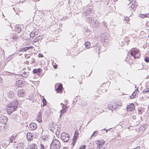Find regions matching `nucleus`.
I'll return each mask as SVG.
<instances>
[{
    "instance_id": "f257e3e1",
    "label": "nucleus",
    "mask_w": 149,
    "mask_h": 149,
    "mask_svg": "<svg viewBox=\"0 0 149 149\" xmlns=\"http://www.w3.org/2000/svg\"><path fill=\"white\" fill-rule=\"evenodd\" d=\"M61 146L59 141L56 139L53 140L50 146V149H59Z\"/></svg>"
},
{
    "instance_id": "f03ea898",
    "label": "nucleus",
    "mask_w": 149,
    "mask_h": 149,
    "mask_svg": "<svg viewBox=\"0 0 149 149\" xmlns=\"http://www.w3.org/2000/svg\"><path fill=\"white\" fill-rule=\"evenodd\" d=\"M130 54L134 59L139 58L140 56L139 51L136 48H132L130 50Z\"/></svg>"
},
{
    "instance_id": "7ed1b4c3",
    "label": "nucleus",
    "mask_w": 149,
    "mask_h": 149,
    "mask_svg": "<svg viewBox=\"0 0 149 149\" xmlns=\"http://www.w3.org/2000/svg\"><path fill=\"white\" fill-rule=\"evenodd\" d=\"M61 139L65 142H67L69 140L70 135L66 133H63L61 134Z\"/></svg>"
},
{
    "instance_id": "20e7f679",
    "label": "nucleus",
    "mask_w": 149,
    "mask_h": 149,
    "mask_svg": "<svg viewBox=\"0 0 149 149\" xmlns=\"http://www.w3.org/2000/svg\"><path fill=\"white\" fill-rule=\"evenodd\" d=\"M8 120V118L5 116H1L0 117V123L3 124H6Z\"/></svg>"
},
{
    "instance_id": "39448f33",
    "label": "nucleus",
    "mask_w": 149,
    "mask_h": 149,
    "mask_svg": "<svg viewBox=\"0 0 149 149\" xmlns=\"http://www.w3.org/2000/svg\"><path fill=\"white\" fill-rule=\"evenodd\" d=\"M108 107L109 108V109L111 110H112V109L115 110L116 109V108H117L116 103L114 102H111L109 104Z\"/></svg>"
},
{
    "instance_id": "423d86ee",
    "label": "nucleus",
    "mask_w": 149,
    "mask_h": 149,
    "mask_svg": "<svg viewBox=\"0 0 149 149\" xmlns=\"http://www.w3.org/2000/svg\"><path fill=\"white\" fill-rule=\"evenodd\" d=\"M37 124L35 123H31L29 125V128L30 130H34L37 127Z\"/></svg>"
},
{
    "instance_id": "0eeeda50",
    "label": "nucleus",
    "mask_w": 149,
    "mask_h": 149,
    "mask_svg": "<svg viewBox=\"0 0 149 149\" xmlns=\"http://www.w3.org/2000/svg\"><path fill=\"white\" fill-rule=\"evenodd\" d=\"M135 108V106L133 103L131 104L130 105H127L126 107V109L127 111H132L134 110Z\"/></svg>"
},
{
    "instance_id": "6e6552de",
    "label": "nucleus",
    "mask_w": 149,
    "mask_h": 149,
    "mask_svg": "<svg viewBox=\"0 0 149 149\" xmlns=\"http://www.w3.org/2000/svg\"><path fill=\"white\" fill-rule=\"evenodd\" d=\"M17 108V107H12V106H10L8 105L7 109L9 113H10L15 110Z\"/></svg>"
},
{
    "instance_id": "1a4fd4ad",
    "label": "nucleus",
    "mask_w": 149,
    "mask_h": 149,
    "mask_svg": "<svg viewBox=\"0 0 149 149\" xmlns=\"http://www.w3.org/2000/svg\"><path fill=\"white\" fill-rule=\"evenodd\" d=\"M25 91L24 89H20L18 91L17 95L20 97H23L25 95Z\"/></svg>"
},
{
    "instance_id": "9d476101",
    "label": "nucleus",
    "mask_w": 149,
    "mask_h": 149,
    "mask_svg": "<svg viewBox=\"0 0 149 149\" xmlns=\"http://www.w3.org/2000/svg\"><path fill=\"white\" fill-rule=\"evenodd\" d=\"M33 46L25 47L24 48L20 49L19 50V51L20 52H24L30 49H33Z\"/></svg>"
},
{
    "instance_id": "9b49d317",
    "label": "nucleus",
    "mask_w": 149,
    "mask_h": 149,
    "mask_svg": "<svg viewBox=\"0 0 149 149\" xmlns=\"http://www.w3.org/2000/svg\"><path fill=\"white\" fill-rule=\"evenodd\" d=\"M8 98H13L15 97V94L13 91H10L8 93Z\"/></svg>"
},
{
    "instance_id": "f8f14e48",
    "label": "nucleus",
    "mask_w": 149,
    "mask_h": 149,
    "mask_svg": "<svg viewBox=\"0 0 149 149\" xmlns=\"http://www.w3.org/2000/svg\"><path fill=\"white\" fill-rule=\"evenodd\" d=\"M42 70L40 68L37 69H34L33 70V74H36L38 75H39Z\"/></svg>"
},
{
    "instance_id": "ddd939ff",
    "label": "nucleus",
    "mask_w": 149,
    "mask_h": 149,
    "mask_svg": "<svg viewBox=\"0 0 149 149\" xmlns=\"http://www.w3.org/2000/svg\"><path fill=\"white\" fill-rule=\"evenodd\" d=\"M18 102L17 100H15L13 102H12L8 104L9 106H12V107H17L18 105Z\"/></svg>"
},
{
    "instance_id": "4468645a",
    "label": "nucleus",
    "mask_w": 149,
    "mask_h": 149,
    "mask_svg": "<svg viewBox=\"0 0 149 149\" xmlns=\"http://www.w3.org/2000/svg\"><path fill=\"white\" fill-rule=\"evenodd\" d=\"M62 85L60 84L58 86L56 89V91L58 92L61 93L62 92Z\"/></svg>"
},
{
    "instance_id": "2eb2a0df",
    "label": "nucleus",
    "mask_w": 149,
    "mask_h": 149,
    "mask_svg": "<svg viewBox=\"0 0 149 149\" xmlns=\"http://www.w3.org/2000/svg\"><path fill=\"white\" fill-rule=\"evenodd\" d=\"M138 92H139V91L138 90V88H137V89H136L135 90L133 94H132V95L130 96V98L131 99L134 98V97H135L136 95V93Z\"/></svg>"
},
{
    "instance_id": "dca6fc26",
    "label": "nucleus",
    "mask_w": 149,
    "mask_h": 149,
    "mask_svg": "<svg viewBox=\"0 0 149 149\" xmlns=\"http://www.w3.org/2000/svg\"><path fill=\"white\" fill-rule=\"evenodd\" d=\"M42 118L41 112H39L38 113L37 116V118L38 119V121L39 123H40L42 122Z\"/></svg>"
},
{
    "instance_id": "f3484780",
    "label": "nucleus",
    "mask_w": 149,
    "mask_h": 149,
    "mask_svg": "<svg viewBox=\"0 0 149 149\" xmlns=\"http://www.w3.org/2000/svg\"><path fill=\"white\" fill-rule=\"evenodd\" d=\"M92 12V10L91 9L88 8L85 12L83 13V15L84 16H88Z\"/></svg>"
},
{
    "instance_id": "a211bd4d",
    "label": "nucleus",
    "mask_w": 149,
    "mask_h": 149,
    "mask_svg": "<svg viewBox=\"0 0 149 149\" xmlns=\"http://www.w3.org/2000/svg\"><path fill=\"white\" fill-rule=\"evenodd\" d=\"M79 133L77 131H75V133L74 134V136L72 140H74V141H76L77 140V137L78 136Z\"/></svg>"
},
{
    "instance_id": "6ab92c4d",
    "label": "nucleus",
    "mask_w": 149,
    "mask_h": 149,
    "mask_svg": "<svg viewBox=\"0 0 149 149\" xmlns=\"http://www.w3.org/2000/svg\"><path fill=\"white\" fill-rule=\"evenodd\" d=\"M16 84L19 87H22L23 86V83L21 80H18L16 81Z\"/></svg>"
},
{
    "instance_id": "aec40b11",
    "label": "nucleus",
    "mask_w": 149,
    "mask_h": 149,
    "mask_svg": "<svg viewBox=\"0 0 149 149\" xmlns=\"http://www.w3.org/2000/svg\"><path fill=\"white\" fill-rule=\"evenodd\" d=\"M6 64L4 62L2 61L0 62V70H2L4 68Z\"/></svg>"
},
{
    "instance_id": "412c9836",
    "label": "nucleus",
    "mask_w": 149,
    "mask_h": 149,
    "mask_svg": "<svg viewBox=\"0 0 149 149\" xmlns=\"http://www.w3.org/2000/svg\"><path fill=\"white\" fill-rule=\"evenodd\" d=\"M86 20L87 21L91 24V22L93 21L94 18L92 17H86Z\"/></svg>"
},
{
    "instance_id": "4be33fe9",
    "label": "nucleus",
    "mask_w": 149,
    "mask_h": 149,
    "mask_svg": "<svg viewBox=\"0 0 149 149\" xmlns=\"http://www.w3.org/2000/svg\"><path fill=\"white\" fill-rule=\"evenodd\" d=\"M139 16L142 18H144L146 17H149V14L148 13L141 14Z\"/></svg>"
},
{
    "instance_id": "5701e85b",
    "label": "nucleus",
    "mask_w": 149,
    "mask_h": 149,
    "mask_svg": "<svg viewBox=\"0 0 149 149\" xmlns=\"http://www.w3.org/2000/svg\"><path fill=\"white\" fill-rule=\"evenodd\" d=\"M29 148L30 149H37V146L35 144L32 143L30 146Z\"/></svg>"
},
{
    "instance_id": "b1692460",
    "label": "nucleus",
    "mask_w": 149,
    "mask_h": 149,
    "mask_svg": "<svg viewBox=\"0 0 149 149\" xmlns=\"http://www.w3.org/2000/svg\"><path fill=\"white\" fill-rule=\"evenodd\" d=\"M15 31L18 33L21 32L22 31V29L19 27V26H17L15 28Z\"/></svg>"
},
{
    "instance_id": "393cba45",
    "label": "nucleus",
    "mask_w": 149,
    "mask_h": 149,
    "mask_svg": "<svg viewBox=\"0 0 149 149\" xmlns=\"http://www.w3.org/2000/svg\"><path fill=\"white\" fill-rule=\"evenodd\" d=\"M91 25H92L94 26H97L98 25V22L97 21H94V20L93 21L91 22Z\"/></svg>"
},
{
    "instance_id": "a878e982",
    "label": "nucleus",
    "mask_w": 149,
    "mask_h": 149,
    "mask_svg": "<svg viewBox=\"0 0 149 149\" xmlns=\"http://www.w3.org/2000/svg\"><path fill=\"white\" fill-rule=\"evenodd\" d=\"M97 143H96L98 146H99V148L102 147L103 146V145L104 144V142H101L100 141H97Z\"/></svg>"
},
{
    "instance_id": "bb28decb",
    "label": "nucleus",
    "mask_w": 149,
    "mask_h": 149,
    "mask_svg": "<svg viewBox=\"0 0 149 149\" xmlns=\"http://www.w3.org/2000/svg\"><path fill=\"white\" fill-rule=\"evenodd\" d=\"M116 103V105L117 106V108L118 107L121 106L122 104L121 101L120 100H118Z\"/></svg>"
},
{
    "instance_id": "cd10ccee",
    "label": "nucleus",
    "mask_w": 149,
    "mask_h": 149,
    "mask_svg": "<svg viewBox=\"0 0 149 149\" xmlns=\"http://www.w3.org/2000/svg\"><path fill=\"white\" fill-rule=\"evenodd\" d=\"M29 72H25V73H24L23 74H22V76L23 77L26 78L29 75Z\"/></svg>"
},
{
    "instance_id": "c85d7f7f",
    "label": "nucleus",
    "mask_w": 149,
    "mask_h": 149,
    "mask_svg": "<svg viewBox=\"0 0 149 149\" xmlns=\"http://www.w3.org/2000/svg\"><path fill=\"white\" fill-rule=\"evenodd\" d=\"M142 93L143 94L147 93L149 94V88H145L143 91Z\"/></svg>"
},
{
    "instance_id": "c756f323",
    "label": "nucleus",
    "mask_w": 149,
    "mask_h": 149,
    "mask_svg": "<svg viewBox=\"0 0 149 149\" xmlns=\"http://www.w3.org/2000/svg\"><path fill=\"white\" fill-rule=\"evenodd\" d=\"M85 44L86 48L88 49L90 47L91 45L90 42H85Z\"/></svg>"
},
{
    "instance_id": "7c9ffc66",
    "label": "nucleus",
    "mask_w": 149,
    "mask_h": 149,
    "mask_svg": "<svg viewBox=\"0 0 149 149\" xmlns=\"http://www.w3.org/2000/svg\"><path fill=\"white\" fill-rule=\"evenodd\" d=\"M136 5L134 4H133V2L132 3V6H131V9L130 10H135L136 8Z\"/></svg>"
},
{
    "instance_id": "2f4dec72",
    "label": "nucleus",
    "mask_w": 149,
    "mask_h": 149,
    "mask_svg": "<svg viewBox=\"0 0 149 149\" xmlns=\"http://www.w3.org/2000/svg\"><path fill=\"white\" fill-rule=\"evenodd\" d=\"M61 104L63 105V106H62L63 109L60 112H61V113L63 114L66 112V111L63 108V104L62 103H61Z\"/></svg>"
},
{
    "instance_id": "473e14b6",
    "label": "nucleus",
    "mask_w": 149,
    "mask_h": 149,
    "mask_svg": "<svg viewBox=\"0 0 149 149\" xmlns=\"http://www.w3.org/2000/svg\"><path fill=\"white\" fill-rule=\"evenodd\" d=\"M15 139L14 137L12 136L10 138V143H13L14 139Z\"/></svg>"
},
{
    "instance_id": "72a5a7b5",
    "label": "nucleus",
    "mask_w": 149,
    "mask_h": 149,
    "mask_svg": "<svg viewBox=\"0 0 149 149\" xmlns=\"http://www.w3.org/2000/svg\"><path fill=\"white\" fill-rule=\"evenodd\" d=\"M35 33L33 32H32L30 33V36L31 37H33L35 36Z\"/></svg>"
},
{
    "instance_id": "f704fd0d",
    "label": "nucleus",
    "mask_w": 149,
    "mask_h": 149,
    "mask_svg": "<svg viewBox=\"0 0 149 149\" xmlns=\"http://www.w3.org/2000/svg\"><path fill=\"white\" fill-rule=\"evenodd\" d=\"M97 131H95L94 132L92 135H91V137L90 138V139L91 138V137H92L93 136H95L97 134Z\"/></svg>"
},
{
    "instance_id": "c9c22d12",
    "label": "nucleus",
    "mask_w": 149,
    "mask_h": 149,
    "mask_svg": "<svg viewBox=\"0 0 149 149\" xmlns=\"http://www.w3.org/2000/svg\"><path fill=\"white\" fill-rule=\"evenodd\" d=\"M145 61L146 62H149V58L148 57H146L144 58Z\"/></svg>"
},
{
    "instance_id": "e433bc0d",
    "label": "nucleus",
    "mask_w": 149,
    "mask_h": 149,
    "mask_svg": "<svg viewBox=\"0 0 149 149\" xmlns=\"http://www.w3.org/2000/svg\"><path fill=\"white\" fill-rule=\"evenodd\" d=\"M94 50L96 52H97L99 50V47L95 46L94 47Z\"/></svg>"
},
{
    "instance_id": "4c0bfd02",
    "label": "nucleus",
    "mask_w": 149,
    "mask_h": 149,
    "mask_svg": "<svg viewBox=\"0 0 149 149\" xmlns=\"http://www.w3.org/2000/svg\"><path fill=\"white\" fill-rule=\"evenodd\" d=\"M132 1H131L130 3L128 5V7H129L130 10L131 9V6H132Z\"/></svg>"
},
{
    "instance_id": "58836bf2",
    "label": "nucleus",
    "mask_w": 149,
    "mask_h": 149,
    "mask_svg": "<svg viewBox=\"0 0 149 149\" xmlns=\"http://www.w3.org/2000/svg\"><path fill=\"white\" fill-rule=\"evenodd\" d=\"M24 57L27 58H29L30 57V55L29 54H24Z\"/></svg>"
},
{
    "instance_id": "ea45409f",
    "label": "nucleus",
    "mask_w": 149,
    "mask_h": 149,
    "mask_svg": "<svg viewBox=\"0 0 149 149\" xmlns=\"http://www.w3.org/2000/svg\"><path fill=\"white\" fill-rule=\"evenodd\" d=\"M36 61L35 59L34 58H32L31 59V62L30 63L31 64L34 63H35Z\"/></svg>"
},
{
    "instance_id": "a19ab883",
    "label": "nucleus",
    "mask_w": 149,
    "mask_h": 149,
    "mask_svg": "<svg viewBox=\"0 0 149 149\" xmlns=\"http://www.w3.org/2000/svg\"><path fill=\"white\" fill-rule=\"evenodd\" d=\"M139 65L141 67L140 68H139V69H141L142 68H143V65L142 64H139Z\"/></svg>"
},
{
    "instance_id": "79ce46f5",
    "label": "nucleus",
    "mask_w": 149,
    "mask_h": 149,
    "mask_svg": "<svg viewBox=\"0 0 149 149\" xmlns=\"http://www.w3.org/2000/svg\"><path fill=\"white\" fill-rule=\"evenodd\" d=\"M86 146L84 145L83 146H81L79 148L80 149H85Z\"/></svg>"
},
{
    "instance_id": "37998d69",
    "label": "nucleus",
    "mask_w": 149,
    "mask_h": 149,
    "mask_svg": "<svg viewBox=\"0 0 149 149\" xmlns=\"http://www.w3.org/2000/svg\"><path fill=\"white\" fill-rule=\"evenodd\" d=\"M37 38H38V39L39 40H41L42 39V37L41 36H38Z\"/></svg>"
},
{
    "instance_id": "c03bdc74",
    "label": "nucleus",
    "mask_w": 149,
    "mask_h": 149,
    "mask_svg": "<svg viewBox=\"0 0 149 149\" xmlns=\"http://www.w3.org/2000/svg\"><path fill=\"white\" fill-rule=\"evenodd\" d=\"M39 40L38 39V38L37 37H36L34 40L33 41L34 42H37Z\"/></svg>"
},
{
    "instance_id": "a18cd8bd",
    "label": "nucleus",
    "mask_w": 149,
    "mask_h": 149,
    "mask_svg": "<svg viewBox=\"0 0 149 149\" xmlns=\"http://www.w3.org/2000/svg\"><path fill=\"white\" fill-rule=\"evenodd\" d=\"M111 129V128H109L108 130H106L105 129H102V130H101V131H106V132H105L106 133H107V132H108V131H109V130H110Z\"/></svg>"
},
{
    "instance_id": "49530a36",
    "label": "nucleus",
    "mask_w": 149,
    "mask_h": 149,
    "mask_svg": "<svg viewBox=\"0 0 149 149\" xmlns=\"http://www.w3.org/2000/svg\"><path fill=\"white\" fill-rule=\"evenodd\" d=\"M45 147H44L43 145L41 144L40 145V149H45Z\"/></svg>"
},
{
    "instance_id": "de8ad7c7",
    "label": "nucleus",
    "mask_w": 149,
    "mask_h": 149,
    "mask_svg": "<svg viewBox=\"0 0 149 149\" xmlns=\"http://www.w3.org/2000/svg\"><path fill=\"white\" fill-rule=\"evenodd\" d=\"M72 140L73 142L72 143H71V144H72L73 145H72V147H73V146L75 145V143L76 141H74L73 140Z\"/></svg>"
},
{
    "instance_id": "09e8293b",
    "label": "nucleus",
    "mask_w": 149,
    "mask_h": 149,
    "mask_svg": "<svg viewBox=\"0 0 149 149\" xmlns=\"http://www.w3.org/2000/svg\"><path fill=\"white\" fill-rule=\"evenodd\" d=\"M124 20L127 21H129L130 20V19L128 17H125Z\"/></svg>"
},
{
    "instance_id": "8fccbe9b",
    "label": "nucleus",
    "mask_w": 149,
    "mask_h": 149,
    "mask_svg": "<svg viewBox=\"0 0 149 149\" xmlns=\"http://www.w3.org/2000/svg\"><path fill=\"white\" fill-rule=\"evenodd\" d=\"M10 39H11V40H12V39H13L15 40H16L17 39V38L16 37H13L11 38Z\"/></svg>"
},
{
    "instance_id": "3c124183",
    "label": "nucleus",
    "mask_w": 149,
    "mask_h": 149,
    "mask_svg": "<svg viewBox=\"0 0 149 149\" xmlns=\"http://www.w3.org/2000/svg\"><path fill=\"white\" fill-rule=\"evenodd\" d=\"M38 56L39 57H43V55L40 53H39L38 55Z\"/></svg>"
},
{
    "instance_id": "603ef678",
    "label": "nucleus",
    "mask_w": 149,
    "mask_h": 149,
    "mask_svg": "<svg viewBox=\"0 0 149 149\" xmlns=\"http://www.w3.org/2000/svg\"><path fill=\"white\" fill-rule=\"evenodd\" d=\"M53 67L54 69H56L57 67V65H54Z\"/></svg>"
},
{
    "instance_id": "864d4df0",
    "label": "nucleus",
    "mask_w": 149,
    "mask_h": 149,
    "mask_svg": "<svg viewBox=\"0 0 149 149\" xmlns=\"http://www.w3.org/2000/svg\"><path fill=\"white\" fill-rule=\"evenodd\" d=\"M132 149H141V148L139 146H138L136 147V148H132Z\"/></svg>"
},
{
    "instance_id": "5fc2aeb1",
    "label": "nucleus",
    "mask_w": 149,
    "mask_h": 149,
    "mask_svg": "<svg viewBox=\"0 0 149 149\" xmlns=\"http://www.w3.org/2000/svg\"><path fill=\"white\" fill-rule=\"evenodd\" d=\"M23 144V143H19V144H18V146H22Z\"/></svg>"
},
{
    "instance_id": "6e6d98bb",
    "label": "nucleus",
    "mask_w": 149,
    "mask_h": 149,
    "mask_svg": "<svg viewBox=\"0 0 149 149\" xmlns=\"http://www.w3.org/2000/svg\"><path fill=\"white\" fill-rule=\"evenodd\" d=\"M43 102V106H44L45 105H46V102Z\"/></svg>"
},
{
    "instance_id": "4d7b16f0",
    "label": "nucleus",
    "mask_w": 149,
    "mask_h": 149,
    "mask_svg": "<svg viewBox=\"0 0 149 149\" xmlns=\"http://www.w3.org/2000/svg\"><path fill=\"white\" fill-rule=\"evenodd\" d=\"M139 121H136V125H139Z\"/></svg>"
},
{
    "instance_id": "13d9d810",
    "label": "nucleus",
    "mask_w": 149,
    "mask_h": 149,
    "mask_svg": "<svg viewBox=\"0 0 149 149\" xmlns=\"http://www.w3.org/2000/svg\"><path fill=\"white\" fill-rule=\"evenodd\" d=\"M42 102H46V100L45 99H43V101H42Z\"/></svg>"
},
{
    "instance_id": "bf43d9fd",
    "label": "nucleus",
    "mask_w": 149,
    "mask_h": 149,
    "mask_svg": "<svg viewBox=\"0 0 149 149\" xmlns=\"http://www.w3.org/2000/svg\"><path fill=\"white\" fill-rule=\"evenodd\" d=\"M102 134H104L105 133V132L104 131H102Z\"/></svg>"
},
{
    "instance_id": "052dcab7",
    "label": "nucleus",
    "mask_w": 149,
    "mask_h": 149,
    "mask_svg": "<svg viewBox=\"0 0 149 149\" xmlns=\"http://www.w3.org/2000/svg\"><path fill=\"white\" fill-rule=\"evenodd\" d=\"M63 149H68V148L67 147H64Z\"/></svg>"
},
{
    "instance_id": "680f3d73",
    "label": "nucleus",
    "mask_w": 149,
    "mask_h": 149,
    "mask_svg": "<svg viewBox=\"0 0 149 149\" xmlns=\"http://www.w3.org/2000/svg\"><path fill=\"white\" fill-rule=\"evenodd\" d=\"M68 107H63V108L64 109H65V110L66 109H67L68 108Z\"/></svg>"
},
{
    "instance_id": "e2e57ef3",
    "label": "nucleus",
    "mask_w": 149,
    "mask_h": 149,
    "mask_svg": "<svg viewBox=\"0 0 149 149\" xmlns=\"http://www.w3.org/2000/svg\"><path fill=\"white\" fill-rule=\"evenodd\" d=\"M101 149H107L104 147H103Z\"/></svg>"
},
{
    "instance_id": "0e129e2a",
    "label": "nucleus",
    "mask_w": 149,
    "mask_h": 149,
    "mask_svg": "<svg viewBox=\"0 0 149 149\" xmlns=\"http://www.w3.org/2000/svg\"><path fill=\"white\" fill-rule=\"evenodd\" d=\"M26 63L27 64V63H29V61H26Z\"/></svg>"
},
{
    "instance_id": "69168bd1",
    "label": "nucleus",
    "mask_w": 149,
    "mask_h": 149,
    "mask_svg": "<svg viewBox=\"0 0 149 149\" xmlns=\"http://www.w3.org/2000/svg\"><path fill=\"white\" fill-rule=\"evenodd\" d=\"M103 24V25H105V22H103V23H102Z\"/></svg>"
},
{
    "instance_id": "338daca9",
    "label": "nucleus",
    "mask_w": 149,
    "mask_h": 149,
    "mask_svg": "<svg viewBox=\"0 0 149 149\" xmlns=\"http://www.w3.org/2000/svg\"><path fill=\"white\" fill-rule=\"evenodd\" d=\"M62 113H61V114H60V117H61V116H62Z\"/></svg>"
},
{
    "instance_id": "774afa93",
    "label": "nucleus",
    "mask_w": 149,
    "mask_h": 149,
    "mask_svg": "<svg viewBox=\"0 0 149 149\" xmlns=\"http://www.w3.org/2000/svg\"><path fill=\"white\" fill-rule=\"evenodd\" d=\"M129 0V1H130V2L131 1H132L131 0Z\"/></svg>"
}]
</instances>
